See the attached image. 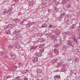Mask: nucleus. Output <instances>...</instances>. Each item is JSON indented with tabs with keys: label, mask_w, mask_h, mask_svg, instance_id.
<instances>
[{
	"label": "nucleus",
	"mask_w": 80,
	"mask_h": 80,
	"mask_svg": "<svg viewBox=\"0 0 80 80\" xmlns=\"http://www.w3.org/2000/svg\"><path fill=\"white\" fill-rule=\"evenodd\" d=\"M64 33H65V34H65V35H67V33L64 32Z\"/></svg>",
	"instance_id": "obj_63"
},
{
	"label": "nucleus",
	"mask_w": 80,
	"mask_h": 80,
	"mask_svg": "<svg viewBox=\"0 0 80 80\" xmlns=\"http://www.w3.org/2000/svg\"><path fill=\"white\" fill-rule=\"evenodd\" d=\"M39 41L41 42H45V40L44 39L41 38L39 39Z\"/></svg>",
	"instance_id": "obj_24"
},
{
	"label": "nucleus",
	"mask_w": 80,
	"mask_h": 80,
	"mask_svg": "<svg viewBox=\"0 0 80 80\" xmlns=\"http://www.w3.org/2000/svg\"><path fill=\"white\" fill-rule=\"evenodd\" d=\"M17 33H18V32L17 31H15L13 32V34L14 35H16V34H17Z\"/></svg>",
	"instance_id": "obj_37"
},
{
	"label": "nucleus",
	"mask_w": 80,
	"mask_h": 80,
	"mask_svg": "<svg viewBox=\"0 0 80 80\" xmlns=\"http://www.w3.org/2000/svg\"><path fill=\"white\" fill-rule=\"evenodd\" d=\"M54 80H57L60 79V76L57 75L54 77Z\"/></svg>",
	"instance_id": "obj_3"
},
{
	"label": "nucleus",
	"mask_w": 80,
	"mask_h": 80,
	"mask_svg": "<svg viewBox=\"0 0 80 80\" xmlns=\"http://www.w3.org/2000/svg\"><path fill=\"white\" fill-rule=\"evenodd\" d=\"M18 1V0H13L14 2H17Z\"/></svg>",
	"instance_id": "obj_48"
},
{
	"label": "nucleus",
	"mask_w": 80,
	"mask_h": 80,
	"mask_svg": "<svg viewBox=\"0 0 80 80\" xmlns=\"http://www.w3.org/2000/svg\"><path fill=\"white\" fill-rule=\"evenodd\" d=\"M70 21H69V20H67V21L66 22V24L67 25H68L70 24Z\"/></svg>",
	"instance_id": "obj_26"
},
{
	"label": "nucleus",
	"mask_w": 80,
	"mask_h": 80,
	"mask_svg": "<svg viewBox=\"0 0 80 80\" xmlns=\"http://www.w3.org/2000/svg\"><path fill=\"white\" fill-rule=\"evenodd\" d=\"M51 39H52V40H53L54 41H57V38L54 35L52 36Z\"/></svg>",
	"instance_id": "obj_4"
},
{
	"label": "nucleus",
	"mask_w": 80,
	"mask_h": 80,
	"mask_svg": "<svg viewBox=\"0 0 80 80\" xmlns=\"http://www.w3.org/2000/svg\"><path fill=\"white\" fill-rule=\"evenodd\" d=\"M19 21V20L18 19L16 18L15 20V22H18Z\"/></svg>",
	"instance_id": "obj_32"
},
{
	"label": "nucleus",
	"mask_w": 80,
	"mask_h": 80,
	"mask_svg": "<svg viewBox=\"0 0 80 80\" xmlns=\"http://www.w3.org/2000/svg\"><path fill=\"white\" fill-rule=\"evenodd\" d=\"M53 2L54 3H55V2H57V0H53Z\"/></svg>",
	"instance_id": "obj_54"
},
{
	"label": "nucleus",
	"mask_w": 80,
	"mask_h": 80,
	"mask_svg": "<svg viewBox=\"0 0 80 80\" xmlns=\"http://www.w3.org/2000/svg\"><path fill=\"white\" fill-rule=\"evenodd\" d=\"M37 73L39 74V73H41L43 72V71L40 69H37Z\"/></svg>",
	"instance_id": "obj_10"
},
{
	"label": "nucleus",
	"mask_w": 80,
	"mask_h": 80,
	"mask_svg": "<svg viewBox=\"0 0 80 80\" xmlns=\"http://www.w3.org/2000/svg\"><path fill=\"white\" fill-rule=\"evenodd\" d=\"M71 28L72 29H73V28H75V25H73L71 27Z\"/></svg>",
	"instance_id": "obj_29"
},
{
	"label": "nucleus",
	"mask_w": 80,
	"mask_h": 80,
	"mask_svg": "<svg viewBox=\"0 0 80 80\" xmlns=\"http://www.w3.org/2000/svg\"><path fill=\"white\" fill-rule=\"evenodd\" d=\"M67 3V2L65 0L62 1V5H65V4H66Z\"/></svg>",
	"instance_id": "obj_14"
},
{
	"label": "nucleus",
	"mask_w": 80,
	"mask_h": 80,
	"mask_svg": "<svg viewBox=\"0 0 80 80\" xmlns=\"http://www.w3.org/2000/svg\"><path fill=\"white\" fill-rule=\"evenodd\" d=\"M56 67H57V68H58V67H60V66H59V65L58 64V65H57Z\"/></svg>",
	"instance_id": "obj_52"
},
{
	"label": "nucleus",
	"mask_w": 80,
	"mask_h": 80,
	"mask_svg": "<svg viewBox=\"0 0 80 80\" xmlns=\"http://www.w3.org/2000/svg\"><path fill=\"white\" fill-rule=\"evenodd\" d=\"M72 35V33H70V35Z\"/></svg>",
	"instance_id": "obj_62"
},
{
	"label": "nucleus",
	"mask_w": 80,
	"mask_h": 80,
	"mask_svg": "<svg viewBox=\"0 0 80 80\" xmlns=\"http://www.w3.org/2000/svg\"><path fill=\"white\" fill-rule=\"evenodd\" d=\"M24 80H28V78H26L25 79H24Z\"/></svg>",
	"instance_id": "obj_58"
},
{
	"label": "nucleus",
	"mask_w": 80,
	"mask_h": 80,
	"mask_svg": "<svg viewBox=\"0 0 80 80\" xmlns=\"http://www.w3.org/2000/svg\"><path fill=\"white\" fill-rule=\"evenodd\" d=\"M13 10V8H11L9 9H8V13L9 14H10V13H11V12Z\"/></svg>",
	"instance_id": "obj_7"
},
{
	"label": "nucleus",
	"mask_w": 80,
	"mask_h": 80,
	"mask_svg": "<svg viewBox=\"0 0 80 80\" xmlns=\"http://www.w3.org/2000/svg\"><path fill=\"white\" fill-rule=\"evenodd\" d=\"M53 27V25L52 24H50L48 26V27L50 28H52V27Z\"/></svg>",
	"instance_id": "obj_35"
},
{
	"label": "nucleus",
	"mask_w": 80,
	"mask_h": 80,
	"mask_svg": "<svg viewBox=\"0 0 80 80\" xmlns=\"http://www.w3.org/2000/svg\"><path fill=\"white\" fill-rule=\"evenodd\" d=\"M39 50H40V52H44V49L43 48H42L41 49H39Z\"/></svg>",
	"instance_id": "obj_27"
},
{
	"label": "nucleus",
	"mask_w": 80,
	"mask_h": 80,
	"mask_svg": "<svg viewBox=\"0 0 80 80\" xmlns=\"http://www.w3.org/2000/svg\"><path fill=\"white\" fill-rule=\"evenodd\" d=\"M7 26H8V28H10L12 27V25L11 24H9L7 25Z\"/></svg>",
	"instance_id": "obj_20"
},
{
	"label": "nucleus",
	"mask_w": 80,
	"mask_h": 80,
	"mask_svg": "<svg viewBox=\"0 0 80 80\" xmlns=\"http://www.w3.org/2000/svg\"><path fill=\"white\" fill-rule=\"evenodd\" d=\"M38 36H39V37H41V36H42V33H38Z\"/></svg>",
	"instance_id": "obj_38"
},
{
	"label": "nucleus",
	"mask_w": 80,
	"mask_h": 80,
	"mask_svg": "<svg viewBox=\"0 0 80 80\" xmlns=\"http://www.w3.org/2000/svg\"><path fill=\"white\" fill-rule=\"evenodd\" d=\"M7 76L8 77V78H12V76L10 75H8Z\"/></svg>",
	"instance_id": "obj_36"
},
{
	"label": "nucleus",
	"mask_w": 80,
	"mask_h": 80,
	"mask_svg": "<svg viewBox=\"0 0 80 80\" xmlns=\"http://www.w3.org/2000/svg\"><path fill=\"white\" fill-rule=\"evenodd\" d=\"M58 70H56V71H54L53 72H58Z\"/></svg>",
	"instance_id": "obj_57"
},
{
	"label": "nucleus",
	"mask_w": 80,
	"mask_h": 80,
	"mask_svg": "<svg viewBox=\"0 0 80 80\" xmlns=\"http://www.w3.org/2000/svg\"><path fill=\"white\" fill-rule=\"evenodd\" d=\"M29 26H28V27H30L31 25H32V23H29L28 24Z\"/></svg>",
	"instance_id": "obj_47"
},
{
	"label": "nucleus",
	"mask_w": 80,
	"mask_h": 80,
	"mask_svg": "<svg viewBox=\"0 0 80 80\" xmlns=\"http://www.w3.org/2000/svg\"><path fill=\"white\" fill-rule=\"evenodd\" d=\"M5 54V52L4 51H0V55H3Z\"/></svg>",
	"instance_id": "obj_13"
},
{
	"label": "nucleus",
	"mask_w": 80,
	"mask_h": 80,
	"mask_svg": "<svg viewBox=\"0 0 80 80\" xmlns=\"http://www.w3.org/2000/svg\"><path fill=\"white\" fill-rule=\"evenodd\" d=\"M16 48H18V49H20V46L19 45V44H18L17 46H16Z\"/></svg>",
	"instance_id": "obj_30"
},
{
	"label": "nucleus",
	"mask_w": 80,
	"mask_h": 80,
	"mask_svg": "<svg viewBox=\"0 0 80 80\" xmlns=\"http://www.w3.org/2000/svg\"><path fill=\"white\" fill-rule=\"evenodd\" d=\"M68 60L69 62H70V61H71L72 60V58H70L69 59H68Z\"/></svg>",
	"instance_id": "obj_50"
},
{
	"label": "nucleus",
	"mask_w": 80,
	"mask_h": 80,
	"mask_svg": "<svg viewBox=\"0 0 80 80\" xmlns=\"http://www.w3.org/2000/svg\"><path fill=\"white\" fill-rule=\"evenodd\" d=\"M45 46V44H40L39 46V49H40V48H41Z\"/></svg>",
	"instance_id": "obj_15"
},
{
	"label": "nucleus",
	"mask_w": 80,
	"mask_h": 80,
	"mask_svg": "<svg viewBox=\"0 0 80 80\" xmlns=\"http://www.w3.org/2000/svg\"><path fill=\"white\" fill-rule=\"evenodd\" d=\"M22 80V79H19V80Z\"/></svg>",
	"instance_id": "obj_64"
},
{
	"label": "nucleus",
	"mask_w": 80,
	"mask_h": 80,
	"mask_svg": "<svg viewBox=\"0 0 80 80\" xmlns=\"http://www.w3.org/2000/svg\"><path fill=\"white\" fill-rule=\"evenodd\" d=\"M24 22V21H21L20 22V23L21 24H23V23Z\"/></svg>",
	"instance_id": "obj_44"
},
{
	"label": "nucleus",
	"mask_w": 80,
	"mask_h": 80,
	"mask_svg": "<svg viewBox=\"0 0 80 80\" xmlns=\"http://www.w3.org/2000/svg\"><path fill=\"white\" fill-rule=\"evenodd\" d=\"M65 13H64L62 14H61L60 15V17H63V16H64L65 15Z\"/></svg>",
	"instance_id": "obj_39"
},
{
	"label": "nucleus",
	"mask_w": 80,
	"mask_h": 80,
	"mask_svg": "<svg viewBox=\"0 0 80 80\" xmlns=\"http://www.w3.org/2000/svg\"><path fill=\"white\" fill-rule=\"evenodd\" d=\"M55 10L56 11H58V9L57 8H56Z\"/></svg>",
	"instance_id": "obj_55"
},
{
	"label": "nucleus",
	"mask_w": 80,
	"mask_h": 80,
	"mask_svg": "<svg viewBox=\"0 0 80 80\" xmlns=\"http://www.w3.org/2000/svg\"><path fill=\"white\" fill-rule=\"evenodd\" d=\"M18 64H19V65H21V62H19L18 63Z\"/></svg>",
	"instance_id": "obj_61"
},
{
	"label": "nucleus",
	"mask_w": 80,
	"mask_h": 80,
	"mask_svg": "<svg viewBox=\"0 0 80 80\" xmlns=\"http://www.w3.org/2000/svg\"><path fill=\"white\" fill-rule=\"evenodd\" d=\"M8 27L7 26L6 27H5L4 28V30H7V29H8Z\"/></svg>",
	"instance_id": "obj_40"
},
{
	"label": "nucleus",
	"mask_w": 80,
	"mask_h": 80,
	"mask_svg": "<svg viewBox=\"0 0 80 80\" xmlns=\"http://www.w3.org/2000/svg\"><path fill=\"white\" fill-rule=\"evenodd\" d=\"M16 38H19L20 37V36H19V35L17 34L16 35Z\"/></svg>",
	"instance_id": "obj_42"
},
{
	"label": "nucleus",
	"mask_w": 80,
	"mask_h": 80,
	"mask_svg": "<svg viewBox=\"0 0 80 80\" xmlns=\"http://www.w3.org/2000/svg\"><path fill=\"white\" fill-rule=\"evenodd\" d=\"M58 61V59H54L52 60V63H56Z\"/></svg>",
	"instance_id": "obj_9"
},
{
	"label": "nucleus",
	"mask_w": 80,
	"mask_h": 80,
	"mask_svg": "<svg viewBox=\"0 0 80 80\" xmlns=\"http://www.w3.org/2000/svg\"><path fill=\"white\" fill-rule=\"evenodd\" d=\"M30 23H31V25H33V24H34V23H35V22H30Z\"/></svg>",
	"instance_id": "obj_53"
},
{
	"label": "nucleus",
	"mask_w": 80,
	"mask_h": 80,
	"mask_svg": "<svg viewBox=\"0 0 80 80\" xmlns=\"http://www.w3.org/2000/svg\"><path fill=\"white\" fill-rule=\"evenodd\" d=\"M35 55L36 57H41L42 56V53L40 52H36Z\"/></svg>",
	"instance_id": "obj_2"
},
{
	"label": "nucleus",
	"mask_w": 80,
	"mask_h": 80,
	"mask_svg": "<svg viewBox=\"0 0 80 80\" xmlns=\"http://www.w3.org/2000/svg\"><path fill=\"white\" fill-rule=\"evenodd\" d=\"M37 47H38L37 46H34L33 47H32L31 49L30 50H33V49H35V48H37Z\"/></svg>",
	"instance_id": "obj_19"
},
{
	"label": "nucleus",
	"mask_w": 80,
	"mask_h": 80,
	"mask_svg": "<svg viewBox=\"0 0 80 80\" xmlns=\"http://www.w3.org/2000/svg\"><path fill=\"white\" fill-rule=\"evenodd\" d=\"M74 42H75L76 43H77V42H78V41L75 38H74Z\"/></svg>",
	"instance_id": "obj_43"
},
{
	"label": "nucleus",
	"mask_w": 80,
	"mask_h": 80,
	"mask_svg": "<svg viewBox=\"0 0 80 80\" xmlns=\"http://www.w3.org/2000/svg\"><path fill=\"white\" fill-rule=\"evenodd\" d=\"M54 52H55V53L57 55H58V54L59 51L56 48H55L54 49Z\"/></svg>",
	"instance_id": "obj_5"
},
{
	"label": "nucleus",
	"mask_w": 80,
	"mask_h": 80,
	"mask_svg": "<svg viewBox=\"0 0 80 80\" xmlns=\"http://www.w3.org/2000/svg\"><path fill=\"white\" fill-rule=\"evenodd\" d=\"M7 10H5V11L2 12V15H4L7 13Z\"/></svg>",
	"instance_id": "obj_17"
},
{
	"label": "nucleus",
	"mask_w": 80,
	"mask_h": 80,
	"mask_svg": "<svg viewBox=\"0 0 80 80\" xmlns=\"http://www.w3.org/2000/svg\"><path fill=\"white\" fill-rule=\"evenodd\" d=\"M8 48V49H10L12 48V46H8L7 47Z\"/></svg>",
	"instance_id": "obj_41"
},
{
	"label": "nucleus",
	"mask_w": 80,
	"mask_h": 80,
	"mask_svg": "<svg viewBox=\"0 0 80 80\" xmlns=\"http://www.w3.org/2000/svg\"><path fill=\"white\" fill-rule=\"evenodd\" d=\"M10 30H9L7 31L6 33L7 35H9V34H10Z\"/></svg>",
	"instance_id": "obj_22"
},
{
	"label": "nucleus",
	"mask_w": 80,
	"mask_h": 80,
	"mask_svg": "<svg viewBox=\"0 0 80 80\" xmlns=\"http://www.w3.org/2000/svg\"><path fill=\"white\" fill-rule=\"evenodd\" d=\"M7 78H8L7 76H5L4 78V80H7Z\"/></svg>",
	"instance_id": "obj_34"
},
{
	"label": "nucleus",
	"mask_w": 80,
	"mask_h": 80,
	"mask_svg": "<svg viewBox=\"0 0 80 80\" xmlns=\"http://www.w3.org/2000/svg\"><path fill=\"white\" fill-rule=\"evenodd\" d=\"M58 64L59 66H60V65H62V62H58Z\"/></svg>",
	"instance_id": "obj_45"
},
{
	"label": "nucleus",
	"mask_w": 80,
	"mask_h": 80,
	"mask_svg": "<svg viewBox=\"0 0 80 80\" xmlns=\"http://www.w3.org/2000/svg\"><path fill=\"white\" fill-rule=\"evenodd\" d=\"M21 73H22V74H23V75H24V74L25 73H24V72H22H22H21Z\"/></svg>",
	"instance_id": "obj_56"
},
{
	"label": "nucleus",
	"mask_w": 80,
	"mask_h": 80,
	"mask_svg": "<svg viewBox=\"0 0 80 80\" xmlns=\"http://www.w3.org/2000/svg\"><path fill=\"white\" fill-rule=\"evenodd\" d=\"M38 61V58L37 57H35L34 59V63H35Z\"/></svg>",
	"instance_id": "obj_16"
},
{
	"label": "nucleus",
	"mask_w": 80,
	"mask_h": 80,
	"mask_svg": "<svg viewBox=\"0 0 80 80\" xmlns=\"http://www.w3.org/2000/svg\"><path fill=\"white\" fill-rule=\"evenodd\" d=\"M29 72V70H25L22 71L23 72H24V73H27L28 72Z\"/></svg>",
	"instance_id": "obj_18"
},
{
	"label": "nucleus",
	"mask_w": 80,
	"mask_h": 80,
	"mask_svg": "<svg viewBox=\"0 0 80 80\" xmlns=\"http://www.w3.org/2000/svg\"><path fill=\"white\" fill-rule=\"evenodd\" d=\"M58 5V3L57 2L56 3V5Z\"/></svg>",
	"instance_id": "obj_59"
},
{
	"label": "nucleus",
	"mask_w": 80,
	"mask_h": 80,
	"mask_svg": "<svg viewBox=\"0 0 80 80\" xmlns=\"http://www.w3.org/2000/svg\"><path fill=\"white\" fill-rule=\"evenodd\" d=\"M73 60L75 63H78L79 62V58L77 57H74L73 58Z\"/></svg>",
	"instance_id": "obj_1"
},
{
	"label": "nucleus",
	"mask_w": 80,
	"mask_h": 80,
	"mask_svg": "<svg viewBox=\"0 0 80 80\" xmlns=\"http://www.w3.org/2000/svg\"><path fill=\"white\" fill-rule=\"evenodd\" d=\"M14 43L15 46H17L18 45H19V44H18V42H17V41H15L14 42Z\"/></svg>",
	"instance_id": "obj_23"
},
{
	"label": "nucleus",
	"mask_w": 80,
	"mask_h": 80,
	"mask_svg": "<svg viewBox=\"0 0 80 80\" xmlns=\"http://www.w3.org/2000/svg\"><path fill=\"white\" fill-rule=\"evenodd\" d=\"M66 7L67 8H70L71 7V6H70V4H68V5H67Z\"/></svg>",
	"instance_id": "obj_25"
},
{
	"label": "nucleus",
	"mask_w": 80,
	"mask_h": 80,
	"mask_svg": "<svg viewBox=\"0 0 80 80\" xmlns=\"http://www.w3.org/2000/svg\"><path fill=\"white\" fill-rule=\"evenodd\" d=\"M77 78L78 80H80V76H78V77Z\"/></svg>",
	"instance_id": "obj_51"
},
{
	"label": "nucleus",
	"mask_w": 80,
	"mask_h": 80,
	"mask_svg": "<svg viewBox=\"0 0 80 80\" xmlns=\"http://www.w3.org/2000/svg\"><path fill=\"white\" fill-rule=\"evenodd\" d=\"M10 57L12 58V59H15V57H16V56L15 55H13V54H10Z\"/></svg>",
	"instance_id": "obj_11"
},
{
	"label": "nucleus",
	"mask_w": 80,
	"mask_h": 80,
	"mask_svg": "<svg viewBox=\"0 0 80 80\" xmlns=\"http://www.w3.org/2000/svg\"><path fill=\"white\" fill-rule=\"evenodd\" d=\"M17 67H15L14 68H13L12 69V71H15L17 69Z\"/></svg>",
	"instance_id": "obj_28"
},
{
	"label": "nucleus",
	"mask_w": 80,
	"mask_h": 80,
	"mask_svg": "<svg viewBox=\"0 0 80 80\" xmlns=\"http://www.w3.org/2000/svg\"><path fill=\"white\" fill-rule=\"evenodd\" d=\"M67 17H69V18L70 17V16H69V15H67Z\"/></svg>",
	"instance_id": "obj_60"
},
{
	"label": "nucleus",
	"mask_w": 80,
	"mask_h": 80,
	"mask_svg": "<svg viewBox=\"0 0 80 80\" xmlns=\"http://www.w3.org/2000/svg\"><path fill=\"white\" fill-rule=\"evenodd\" d=\"M55 32L57 35L60 36V32L58 29H56L55 30Z\"/></svg>",
	"instance_id": "obj_6"
},
{
	"label": "nucleus",
	"mask_w": 80,
	"mask_h": 80,
	"mask_svg": "<svg viewBox=\"0 0 80 80\" xmlns=\"http://www.w3.org/2000/svg\"><path fill=\"white\" fill-rule=\"evenodd\" d=\"M48 26V24L46 23H43L42 25L41 26V28H44L47 27Z\"/></svg>",
	"instance_id": "obj_8"
},
{
	"label": "nucleus",
	"mask_w": 80,
	"mask_h": 80,
	"mask_svg": "<svg viewBox=\"0 0 80 80\" xmlns=\"http://www.w3.org/2000/svg\"><path fill=\"white\" fill-rule=\"evenodd\" d=\"M19 78V77L18 76H17L15 77V79H16V80H18Z\"/></svg>",
	"instance_id": "obj_49"
},
{
	"label": "nucleus",
	"mask_w": 80,
	"mask_h": 80,
	"mask_svg": "<svg viewBox=\"0 0 80 80\" xmlns=\"http://www.w3.org/2000/svg\"><path fill=\"white\" fill-rule=\"evenodd\" d=\"M68 44H69V45H71V46H72V47H73V45H72V42L71 41V40H68Z\"/></svg>",
	"instance_id": "obj_12"
},
{
	"label": "nucleus",
	"mask_w": 80,
	"mask_h": 80,
	"mask_svg": "<svg viewBox=\"0 0 80 80\" xmlns=\"http://www.w3.org/2000/svg\"><path fill=\"white\" fill-rule=\"evenodd\" d=\"M59 42L60 43H61L62 42V40L61 39H59Z\"/></svg>",
	"instance_id": "obj_46"
},
{
	"label": "nucleus",
	"mask_w": 80,
	"mask_h": 80,
	"mask_svg": "<svg viewBox=\"0 0 80 80\" xmlns=\"http://www.w3.org/2000/svg\"><path fill=\"white\" fill-rule=\"evenodd\" d=\"M67 63L62 65V67H67Z\"/></svg>",
	"instance_id": "obj_33"
},
{
	"label": "nucleus",
	"mask_w": 80,
	"mask_h": 80,
	"mask_svg": "<svg viewBox=\"0 0 80 80\" xmlns=\"http://www.w3.org/2000/svg\"><path fill=\"white\" fill-rule=\"evenodd\" d=\"M62 48L64 49H67V48H68V47H67L66 45H64L63 46Z\"/></svg>",
	"instance_id": "obj_21"
},
{
	"label": "nucleus",
	"mask_w": 80,
	"mask_h": 80,
	"mask_svg": "<svg viewBox=\"0 0 80 80\" xmlns=\"http://www.w3.org/2000/svg\"><path fill=\"white\" fill-rule=\"evenodd\" d=\"M33 2H31L30 3L29 6H30V7H32V6H33Z\"/></svg>",
	"instance_id": "obj_31"
}]
</instances>
